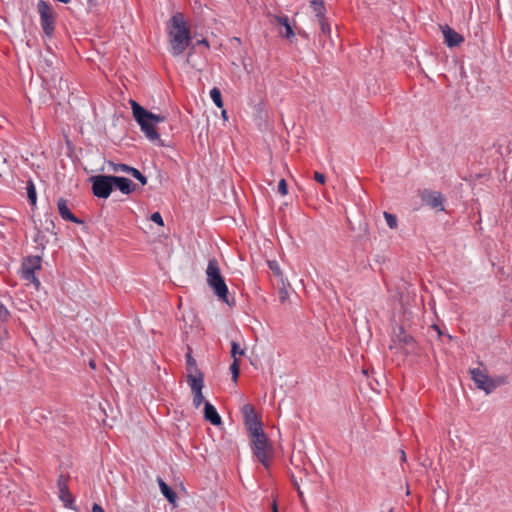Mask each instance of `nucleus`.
Here are the masks:
<instances>
[{
    "label": "nucleus",
    "mask_w": 512,
    "mask_h": 512,
    "mask_svg": "<svg viewBox=\"0 0 512 512\" xmlns=\"http://www.w3.org/2000/svg\"><path fill=\"white\" fill-rule=\"evenodd\" d=\"M44 229H45V231H47L53 235H57V232L55 231L56 225H55L54 218H53L52 214H48V213L46 214Z\"/></svg>",
    "instance_id": "23"
},
{
    "label": "nucleus",
    "mask_w": 512,
    "mask_h": 512,
    "mask_svg": "<svg viewBox=\"0 0 512 512\" xmlns=\"http://www.w3.org/2000/svg\"><path fill=\"white\" fill-rule=\"evenodd\" d=\"M280 284H281V286H279V289H278V298L281 303H284L289 298V293L286 288V282H285L284 278H281Z\"/></svg>",
    "instance_id": "26"
},
{
    "label": "nucleus",
    "mask_w": 512,
    "mask_h": 512,
    "mask_svg": "<svg viewBox=\"0 0 512 512\" xmlns=\"http://www.w3.org/2000/svg\"><path fill=\"white\" fill-rule=\"evenodd\" d=\"M136 180H138L142 186H145L148 182L147 177L141 174Z\"/></svg>",
    "instance_id": "41"
},
{
    "label": "nucleus",
    "mask_w": 512,
    "mask_h": 512,
    "mask_svg": "<svg viewBox=\"0 0 512 512\" xmlns=\"http://www.w3.org/2000/svg\"><path fill=\"white\" fill-rule=\"evenodd\" d=\"M493 382H494L495 390H496L501 385H505L508 383V377L506 375H499V376L493 377Z\"/></svg>",
    "instance_id": "33"
},
{
    "label": "nucleus",
    "mask_w": 512,
    "mask_h": 512,
    "mask_svg": "<svg viewBox=\"0 0 512 512\" xmlns=\"http://www.w3.org/2000/svg\"><path fill=\"white\" fill-rule=\"evenodd\" d=\"M197 43L205 45L207 48H209V42L206 39L199 40Z\"/></svg>",
    "instance_id": "44"
},
{
    "label": "nucleus",
    "mask_w": 512,
    "mask_h": 512,
    "mask_svg": "<svg viewBox=\"0 0 512 512\" xmlns=\"http://www.w3.org/2000/svg\"><path fill=\"white\" fill-rule=\"evenodd\" d=\"M421 200L431 207L432 209H438L439 211H444V197L441 192L424 190L421 192Z\"/></svg>",
    "instance_id": "12"
},
{
    "label": "nucleus",
    "mask_w": 512,
    "mask_h": 512,
    "mask_svg": "<svg viewBox=\"0 0 512 512\" xmlns=\"http://www.w3.org/2000/svg\"><path fill=\"white\" fill-rule=\"evenodd\" d=\"M291 482H292V484H293L294 488H295L297 491H299L300 486H299V484H298V482H297L296 478L294 477V475H292V476H291Z\"/></svg>",
    "instance_id": "42"
},
{
    "label": "nucleus",
    "mask_w": 512,
    "mask_h": 512,
    "mask_svg": "<svg viewBox=\"0 0 512 512\" xmlns=\"http://www.w3.org/2000/svg\"><path fill=\"white\" fill-rule=\"evenodd\" d=\"M89 7H94L97 5V0H87Z\"/></svg>",
    "instance_id": "45"
},
{
    "label": "nucleus",
    "mask_w": 512,
    "mask_h": 512,
    "mask_svg": "<svg viewBox=\"0 0 512 512\" xmlns=\"http://www.w3.org/2000/svg\"><path fill=\"white\" fill-rule=\"evenodd\" d=\"M311 7L313 8V11L315 12V16L317 20L326 18V7L323 0H312L311 1Z\"/></svg>",
    "instance_id": "20"
},
{
    "label": "nucleus",
    "mask_w": 512,
    "mask_h": 512,
    "mask_svg": "<svg viewBox=\"0 0 512 512\" xmlns=\"http://www.w3.org/2000/svg\"><path fill=\"white\" fill-rule=\"evenodd\" d=\"M166 31L173 56L181 55L192 44L191 30L182 12H176L171 16Z\"/></svg>",
    "instance_id": "1"
},
{
    "label": "nucleus",
    "mask_w": 512,
    "mask_h": 512,
    "mask_svg": "<svg viewBox=\"0 0 512 512\" xmlns=\"http://www.w3.org/2000/svg\"><path fill=\"white\" fill-rule=\"evenodd\" d=\"M57 208L59 215L63 220L76 224H83V221L71 212L70 208L68 207V201L66 199L59 198L57 201Z\"/></svg>",
    "instance_id": "16"
},
{
    "label": "nucleus",
    "mask_w": 512,
    "mask_h": 512,
    "mask_svg": "<svg viewBox=\"0 0 512 512\" xmlns=\"http://www.w3.org/2000/svg\"><path fill=\"white\" fill-rule=\"evenodd\" d=\"M128 174L137 179L142 173L138 169L131 167Z\"/></svg>",
    "instance_id": "38"
},
{
    "label": "nucleus",
    "mask_w": 512,
    "mask_h": 512,
    "mask_svg": "<svg viewBox=\"0 0 512 512\" xmlns=\"http://www.w3.org/2000/svg\"><path fill=\"white\" fill-rule=\"evenodd\" d=\"M186 357V370L187 375H192V377H196L200 375H204V373L198 368L196 360L193 358L191 354V349L185 355Z\"/></svg>",
    "instance_id": "19"
},
{
    "label": "nucleus",
    "mask_w": 512,
    "mask_h": 512,
    "mask_svg": "<svg viewBox=\"0 0 512 512\" xmlns=\"http://www.w3.org/2000/svg\"><path fill=\"white\" fill-rule=\"evenodd\" d=\"M251 449L256 459L263 464L264 467H269V460L267 452H272L273 447L263 429H254L253 432L248 433Z\"/></svg>",
    "instance_id": "4"
},
{
    "label": "nucleus",
    "mask_w": 512,
    "mask_h": 512,
    "mask_svg": "<svg viewBox=\"0 0 512 512\" xmlns=\"http://www.w3.org/2000/svg\"><path fill=\"white\" fill-rule=\"evenodd\" d=\"M204 419L214 426H218L222 423L221 416L209 401L205 402Z\"/></svg>",
    "instance_id": "17"
},
{
    "label": "nucleus",
    "mask_w": 512,
    "mask_h": 512,
    "mask_svg": "<svg viewBox=\"0 0 512 512\" xmlns=\"http://www.w3.org/2000/svg\"><path fill=\"white\" fill-rule=\"evenodd\" d=\"M26 190H27V197H28V201H29L30 205L36 206L37 192H36V188H35V185L32 180L27 181Z\"/></svg>",
    "instance_id": "21"
},
{
    "label": "nucleus",
    "mask_w": 512,
    "mask_h": 512,
    "mask_svg": "<svg viewBox=\"0 0 512 512\" xmlns=\"http://www.w3.org/2000/svg\"><path fill=\"white\" fill-rule=\"evenodd\" d=\"M244 350L240 348L239 344L235 341L231 342V357L237 359V355H244Z\"/></svg>",
    "instance_id": "32"
},
{
    "label": "nucleus",
    "mask_w": 512,
    "mask_h": 512,
    "mask_svg": "<svg viewBox=\"0 0 512 512\" xmlns=\"http://www.w3.org/2000/svg\"><path fill=\"white\" fill-rule=\"evenodd\" d=\"M297 492H298V496H299L300 498H302V497H303V493H302V491L299 489V491H297Z\"/></svg>",
    "instance_id": "47"
},
{
    "label": "nucleus",
    "mask_w": 512,
    "mask_h": 512,
    "mask_svg": "<svg viewBox=\"0 0 512 512\" xmlns=\"http://www.w3.org/2000/svg\"><path fill=\"white\" fill-rule=\"evenodd\" d=\"M297 34L299 36H301L302 38H304V39H309L308 33L306 31H304L303 29H301V28L297 29Z\"/></svg>",
    "instance_id": "39"
},
{
    "label": "nucleus",
    "mask_w": 512,
    "mask_h": 512,
    "mask_svg": "<svg viewBox=\"0 0 512 512\" xmlns=\"http://www.w3.org/2000/svg\"><path fill=\"white\" fill-rule=\"evenodd\" d=\"M157 482L162 495L170 504L175 505L177 501L176 492L161 477H158Z\"/></svg>",
    "instance_id": "18"
},
{
    "label": "nucleus",
    "mask_w": 512,
    "mask_h": 512,
    "mask_svg": "<svg viewBox=\"0 0 512 512\" xmlns=\"http://www.w3.org/2000/svg\"><path fill=\"white\" fill-rule=\"evenodd\" d=\"M431 328L437 332V334H438V337H439V338H441L442 336H444V333L442 332V330H441V328L439 327V325H437V324H433V325L431 326ZM445 336H446L449 340H451V339H452L451 335H449V334H445Z\"/></svg>",
    "instance_id": "37"
},
{
    "label": "nucleus",
    "mask_w": 512,
    "mask_h": 512,
    "mask_svg": "<svg viewBox=\"0 0 512 512\" xmlns=\"http://www.w3.org/2000/svg\"><path fill=\"white\" fill-rule=\"evenodd\" d=\"M314 179H315V181H317L320 184H325V182H326V176L323 173L318 172V171L314 172Z\"/></svg>",
    "instance_id": "36"
},
{
    "label": "nucleus",
    "mask_w": 512,
    "mask_h": 512,
    "mask_svg": "<svg viewBox=\"0 0 512 512\" xmlns=\"http://www.w3.org/2000/svg\"><path fill=\"white\" fill-rule=\"evenodd\" d=\"M150 220L159 226H164L162 215L159 212H154L150 216Z\"/></svg>",
    "instance_id": "35"
},
{
    "label": "nucleus",
    "mask_w": 512,
    "mask_h": 512,
    "mask_svg": "<svg viewBox=\"0 0 512 512\" xmlns=\"http://www.w3.org/2000/svg\"><path fill=\"white\" fill-rule=\"evenodd\" d=\"M242 415L244 418V424L248 433L253 432L254 429H263V424L259 419L254 406L250 403L245 404L242 407Z\"/></svg>",
    "instance_id": "9"
},
{
    "label": "nucleus",
    "mask_w": 512,
    "mask_h": 512,
    "mask_svg": "<svg viewBox=\"0 0 512 512\" xmlns=\"http://www.w3.org/2000/svg\"><path fill=\"white\" fill-rule=\"evenodd\" d=\"M91 190L95 197L107 199L113 191L112 175H95L89 178Z\"/></svg>",
    "instance_id": "7"
},
{
    "label": "nucleus",
    "mask_w": 512,
    "mask_h": 512,
    "mask_svg": "<svg viewBox=\"0 0 512 512\" xmlns=\"http://www.w3.org/2000/svg\"><path fill=\"white\" fill-rule=\"evenodd\" d=\"M222 116H223L224 118H226V117H227V116H226V111H225V110H223V111H222Z\"/></svg>",
    "instance_id": "48"
},
{
    "label": "nucleus",
    "mask_w": 512,
    "mask_h": 512,
    "mask_svg": "<svg viewBox=\"0 0 512 512\" xmlns=\"http://www.w3.org/2000/svg\"><path fill=\"white\" fill-rule=\"evenodd\" d=\"M187 383L191 388L193 394V405L198 408L201 404H205V399L202 393V389L204 387V375L192 377V375H187Z\"/></svg>",
    "instance_id": "10"
},
{
    "label": "nucleus",
    "mask_w": 512,
    "mask_h": 512,
    "mask_svg": "<svg viewBox=\"0 0 512 512\" xmlns=\"http://www.w3.org/2000/svg\"><path fill=\"white\" fill-rule=\"evenodd\" d=\"M271 509H272V512H279L276 500H274L272 502Z\"/></svg>",
    "instance_id": "43"
},
{
    "label": "nucleus",
    "mask_w": 512,
    "mask_h": 512,
    "mask_svg": "<svg viewBox=\"0 0 512 512\" xmlns=\"http://www.w3.org/2000/svg\"><path fill=\"white\" fill-rule=\"evenodd\" d=\"M206 275L207 284L213 290L214 294L219 298V300L226 303L228 306H234L235 299L229 298L228 287L224 277L221 274L219 263L216 258H211L208 260Z\"/></svg>",
    "instance_id": "3"
},
{
    "label": "nucleus",
    "mask_w": 512,
    "mask_h": 512,
    "mask_svg": "<svg viewBox=\"0 0 512 512\" xmlns=\"http://www.w3.org/2000/svg\"><path fill=\"white\" fill-rule=\"evenodd\" d=\"M90 366H91L92 368H95V363H94L93 361H91V362H90Z\"/></svg>",
    "instance_id": "49"
},
{
    "label": "nucleus",
    "mask_w": 512,
    "mask_h": 512,
    "mask_svg": "<svg viewBox=\"0 0 512 512\" xmlns=\"http://www.w3.org/2000/svg\"><path fill=\"white\" fill-rule=\"evenodd\" d=\"M37 10L40 15V24L44 34L51 37L55 31L56 16L51 4L44 0H39Z\"/></svg>",
    "instance_id": "5"
},
{
    "label": "nucleus",
    "mask_w": 512,
    "mask_h": 512,
    "mask_svg": "<svg viewBox=\"0 0 512 512\" xmlns=\"http://www.w3.org/2000/svg\"><path fill=\"white\" fill-rule=\"evenodd\" d=\"M210 97H211L212 101L214 102V104L218 108L223 107L224 104H223L222 94L218 87H214L210 90Z\"/></svg>",
    "instance_id": "22"
},
{
    "label": "nucleus",
    "mask_w": 512,
    "mask_h": 512,
    "mask_svg": "<svg viewBox=\"0 0 512 512\" xmlns=\"http://www.w3.org/2000/svg\"><path fill=\"white\" fill-rule=\"evenodd\" d=\"M42 258L40 256L30 255L23 259L20 277L35 285L36 288L40 286L39 279L35 276V271L41 269Z\"/></svg>",
    "instance_id": "6"
},
{
    "label": "nucleus",
    "mask_w": 512,
    "mask_h": 512,
    "mask_svg": "<svg viewBox=\"0 0 512 512\" xmlns=\"http://www.w3.org/2000/svg\"><path fill=\"white\" fill-rule=\"evenodd\" d=\"M277 191L281 195H286L288 193V185L285 179H281L278 183Z\"/></svg>",
    "instance_id": "34"
},
{
    "label": "nucleus",
    "mask_w": 512,
    "mask_h": 512,
    "mask_svg": "<svg viewBox=\"0 0 512 512\" xmlns=\"http://www.w3.org/2000/svg\"><path fill=\"white\" fill-rule=\"evenodd\" d=\"M401 461H403V462L406 461V454L403 450H401Z\"/></svg>",
    "instance_id": "46"
},
{
    "label": "nucleus",
    "mask_w": 512,
    "mask_h": 512,
    "mask_svg": "<svg viewBox=\"0 0 512 512\" xmlns=\"http://www.w3.org/2000/svg\"><path fill=\"white\" fill-rule=\"evenodd\" d=\"M230 371L232 374V380L236 383L240 375V363L238 359H233L230 365Z\"/></svg>",
    "instance_id": "27"
},
{
    "label": "nucleus",
    "mask_w": 512,
    "mask_h": 512,
    "mask_svg": "<svg viewBox=\"0 0 512 512\" xmlns=\"http://www.w3.org/2000/svg\"><path fill=\"white\" fill-rule=\"evenodd\" d=\"M68 480L69 476H65L63 474H60L58 477L57 486L59 490V498L66 508L76 510L74 497L69 491Z\"/></svg>",
    "instance_id": "11"
},
{
    "label": "nucleus",
    "mask_w": 512,
    "mask_h": 512,
    "mask_svg": "<svg viewBox=\"0 0 512 512\" xmlns=\"http://www.w3.org/2000/svg\"><path fill=\"white\" fill-rule=\"evenodd\" d=\"M271 24H277L282 27L290 24L289 17L287 15H270Z\"/></svg>",
    "instance_id": "24"
},
{
    "label": "nucleus",
    "mask_w": 512,
    "mask_h": 512,
    "mask_svg": "<svg viewBox=\"0 0 512 512\" xmlns=\"http://www.w3.org/2000/svg\"><path fill=\"white\" fill-rule=\"evenodd\" d=\"M268 267L272 274L279 279V282L281 281V278H283L282 271L280 269V266L276 260H269L267 261Z\"/></svg>",
    "instance_id": "25"
},
{
    "label": "nucleus",
    "mask_w": 512,
    "mask_h": 512,
    "mask_svg": "<svg viewBox=\"0 0 512 512\" xmlns=\"http://www.w3.org/2000/svg\"><path fill=\"white\" fill-rule=\"evenodd\" d=\"M109 165L112 167L113 172H123V173H129L131 166L124 164V163H114L109 162Z\"/></svg>",
    "instance_id": "29"
},
{
    "label": "nucleus",
    "mask_w": 512,
    "mask_h": 512,
    "mask_svg": "<svg viewBox=\"0 0 512 512\" xmlns=\"http://www.w3.org/2000/svg\"><path fill=\"white\" fill-rule=\"evenodd\" d=\"M469 372L471 379L479 390L484 391L486 394H491L495 391L493 377L488 374L486 369L481 370L480 368H472Z\"/></svg>",
    "instance_id": "8"
},
{
    "label": "nucleus",
    "mask_w": 512,
    "mask_h": 512,
    "mask_svg": "<svg viewBox=\"0 0 512 512\" xmlns=\"http://www.w3.org/2000/svg\"><path fill=\"white\" fill-rule=\"evenodd\" d=\"M441 29L443 32L444 43L449 48L458 47L464 42V37L450 26L444 25L441 26Z\"/></svg>",
    "instance_id": "14"
},
{
    "label": "nucleus",
    "mask_w": 512,
    "mask_h": 512,
    "mask_svg": "<svg viewBox=\"0 0 512 512\" xmlns=\"http://www.w3.org/2000/svg\"><path fill=\"white\" fill-rule=\"evenodd\" d=\"M285 32L280 31V35L286 39H289L292 42V39L295 37V31L291 24H288L284 27Z\"/></svg>",
    "instance_id": "31"
},
{
    "label": "nucleus",
    "mask_w": 512,
    "mask_h": 512,
    "mask_svg": "<svg viewBox=\"0 0 512 512\" xmlns=\"http://www.w3.org/2000/svg\"><path fill=\"white\" fill-rule=\"evenodd\" d=\"M318 23L320 25V30H321L320 36L323 35V36L329 37L331 34V26L328 23L327 18L318 20Z\"/></svg>",
    "instance_id": "28"
},
{
    "label": "nucleus",
    "mask_w": 512,
    "mask_h": 512,
    "mask_svg": "<svg viewBox=\"0 0 512 512\" xmlns=\"http://www.w3.org/2000/svg\"><path fill=\"white\" fill-rule=\"evenodd\" d=\"M113 181V190H119L122 194L129 195L135 192L138 188V185L134 183L131 179L112 175Z\"/></svg>",
    "instance_id": "13"
},
{
    "label": "nucleus",
    "mask_w": 512,
    "mask_h": 512,
    "mask_svg": "<svg viewBox=\"0 0 512 512\" xmlns=\"http://www.w3.org/2000/svg\"><path fill=\"white\" fill-rule=\"evenodd\" d=\"M130 104L133 117L139 124L145 136L151 141L159 140L160 134L156 129V125L160 122H164L166 117L152 113L135 100H130Z\"/></svg>",
    "instance_id": "2"
},
{
    "label": "nucleus",
    "mask_w": 512,
    "mask_h": 512,
    "mask_svg": "<svg viewBox=\"0 0 512 512\" xmlns=\"http://www.w3.org/2000/svg\"><path fill=\"white\" fill-rule=\"evenodd\" d=\"M389 512H393V509H390V511H389Z\"/></svg>",
    "instance_id": "50"
},
{
    "label": "nucleus",
    "mask_w": 512,
    "mask_h": 512,
    "mask_svg": "<svg viewBox=\"0 0 512 512\" xmlns=\"http://www.w3.org/2000/svg\"><path fill=\"white\" fill-rule=\"evenodd\" d=\"M92 512H105L101 505L94 503L92 506Z\"/></svg>",
    "instance_id": "40"
},
{
    "label": "nucleus",
    "mask_w": 512,
    "mask_h": 512,
    "mask_svg": "<svg viewBox=\"0 0 512 512\" xmlns=\"http://www.w3.org/2000/svg\"><path fill=\"white\" fill-rule=\"evenodd\" d=\"M384 217L389 228H397V217L389 212H384Z\"/></svg>",
    "instance_id": "30"
},
{
    "label": "nucleus",
    "mask_w": 512,
    "mask_h": 512,
    "mask_svg": "<svg viewBox=\"0 0 512 512\" xmlns=\"http://www.w3.org/2000/svg\"><path fill=\"white\" fill-rule=\"evenodd\" d=\"M396 341L404 348H406L407 353L413 352L416 348V341L414 337L408 334L404 327L399 326L398 332H395Z\"/></svg>",
    "instance_id": "15"
}]
</instances>
